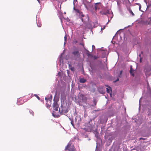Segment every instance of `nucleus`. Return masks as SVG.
Returning <instances> with one entry per match:
<instances>
[{
    "label": "nucleus",
    "instance_id": "nucleus-36",
    "mask_svg": "<svg viewBox=\"0 0 151 151\" xmlns=\"http://www.w3.org/2000/svg\"><path fill=\"white\" fill-rule=\"evenodd\" d=\"M48 99H48L47 97H45V99L46 100H48Z\"/></svg>",
    "mask_w": 151,
    "mask_h": 151
},
{
    "label": "nucleus",
    "instance_id": "nucleus-50",
    "mask_svg": "<svg viewBox=\"0 0 151 151\" xmlns=\"http://www.w3.org/2000/svg\"><path fill=\"white\" fill-rule=\"evenodd\" d=\"M126 28H127V27H125L124 28V29H126Z\"/></svg>",
    "mask_w": 151,
    "mask_h": 151
},
{
    "label": "nucleus",
    "instance_id": "nucleus-53",
    "mask_svg": "<svg viewBox=\"0 0 151 151\" xmlns=\"http://www.w3.org/2000/svg\"><path fill=\"white\" fill-rule=\"evenodd\" d=\"M113 17H111V19Z\"/></svg>",
    "mask_w": 151,
    "mask_h": 151
},
{
    "label": "nucleus",
    "instance_id": "nucleus-27",
    "mask_svg": "<svg viewBox=\"0 0 151 151\" xmlns=\"http://www.w3.org/2000/svg\"><path fill=\"white\" fill-rule=\"evenodd\" d=\"M34 96H36L39 100H40V97L37 95L35 94Z\"/></svg>",
    "mask_w": 151,
    "mask_h": 151
},
{
    "label": "nucleus",
    "instance_id": "nucleus-48",
    "mask_svg": "<svg viewBox=\"0 0 151 151\" xmlns=\"http://www.w3.org/2000/svg\"><path fill=\"white\" fill-rule=\"evenodd\" d=\"M150 70V69H148V70H147V71H148Z\"/></svg>",
    "mask_w": 151,
    "mask_h": 151
},
{
    "label": "nucleus",
    "instance_id": "nucleus-13",
    "mask_svg": "<svg viewBox=\"0 0 151 151\" xmlns=\"http://www.w3.org/2000/svg\"><path fill=\"white\" fill-rule=\"evenodd\" d=\"M90 122H89V124H88V127L90 130L91 131L92 129L94 127V125L93 124H91Z\"/></svg>",
    "mask_w": 151,
    "mask_h": 151
},
{
    "label": "nucleus",
    "instance_id": "nucleus-26",
    "mask_svg": "<svg viewBox=\"0 0 151 151\" xmlns=\"http://www.w3.org/2000/svg\"><path fill=\"white\" fill-rule=\"evenodd\" d=\"M29 112L30 114H31L33 116L34 115V112L32 110H30Z\"/></svg>",
    "mask_w": 151,
    "mask_h": 151
},
{
    "label": "nucleus",
    "instance_id": "nucleus-51",
    "mask_svg": "<svg viewBox=\"0 0 151 151\" xmlns=\"http://www.w3.org/2000/svg\"><path fill=\"white\" fill-rule=\"evenodd\" d=\"M87 20H88V17H87Z\"/></svg>",
    "mask_w": 151,
    "mask_h": 151
},
{
    "label": "nucleus",
    "instance_id": "nucleus-19",
    "mask_svg": "<svg viewBox=\"0 0 151 151\" xmlns=\"http://www.w3.org/2000/svg\"><path fill=\"white\" fill-rule=\"evenodd\" d=\"M110 14L109 11V10H105L104 12L102 13V14L105 15H107L108 14Z\"/></svg>",
    "mask_w": 151,
    "mask_h": 151
},
{
    "label": "nucleus",
    "instance_id": "nucleus-46",
    "mask_svg": "<svg viewBox=\"0 0 151 151\" xmlns=\"http://www.w3.org/2000/svg\"><path fill=\"white\" fill-rule=\"evenodd\" d=\"M48 106H47V108H48Z\"/></svg>",
    "mask_w": 151,
    "mask_h": 151
},
{
    "label": "nucleus",
    "instance_id": "nucleus-37",
    "mask_svg": "<svg viewBox=\"0 0 151 151\" xmlns=\"http://www.w3.org/2000/svg\"><path fill=\"white\" fill-rule=\"evenodd\" d=\"M140 62H142V58H140Z\"/></svg>",
    "mask_w": 151,
    "mask_h": 151
},
{
    "label": "nucleus",
    "instance_id": "nucleus-29",
    "mask_svg": "<svg viewBox=\"0 0 151 151\" xmlns=\"http://www.w3.org/2000/svg\"><path fill=\"white\" fill-rule=\"evenodd\" d=\"M143 99V98H141L139 100V109L140 108V101L141 100H142Z\"/></svg>",
    "mask_w": 151,
    "mask_h": 151
},
{
    "label": "nucleus",
    "instance_id": "nucleus-1",
    "mask_svg": "<svg viewBox=\"0 0 151 151\" xmlns=\"http://www.w3.org/2000/svg\"><path fill=\"white\" fill-rule=\"evenodd\" d=\"M148 86L147 90L148 93L149 94V97L148 99H150L149 101L148 100L145 102V104H143L144 109L148 112L149 115L151 114V90L148 86V82H147Z\"/></svg>",
    "mask_w": 151,
    "mask_h": 151
},
{
    "label": "nucleus",
    "instance_id": "nucleus-31",
    "mask_svg": "<svg viewBox=\"0 0 151 151\" xmlns=\"http://www.w3.org/2000/svg\"><path fill=\"white\" fill-rule=\"evenodd\" d=\"M93 58L95 59H97L98 57L96 56H94Z\"/></svg>",
    "mask_w": 151,
    "mask_h": 151
},
{
    "label": "nucleus",
    "instance_id": "nucleus-41",
    "mask_svg": "<svg viewBox=\"0 0 151 151\" xmlns=\"http://www.w3.org/2000/svg\"><path fill=\"white\" fill-rule=\"evenodd\" d=\"M80 45H83V44L81 43L80 44Z\"/></svg>",
    "mask_w": 151,
    "mask_h": 151
},
{
    "label": "nucleus",
    "instance_id": "nucleus-30",
    "mask_svg": "<svg viewBox=\"0 0 151 151\" xmlns=\"http://www.w3.org/2000/svg\"><path fill=\"white\" fill-rule=\"evenodd\" d=\"M70 69L72 70V71H73L74 70V68L73 67H70Z\"/></svg>",
    "mask_w": 151,
    "mask_h": 151
},
{
    "label": "nucleus",
    "instance_id": "nucleus-45",
    "mask_svg": "<svg viewBox=\"0 0 151 151\" xmlns=\"http://www.w3.org/2000/svg\"><path fill=\"white\" fill-rule=\"evenodd\" d=\"M67 73H68L69 71H68V70H67Z\"/></svg>",
    "mask_w": 151,
    "mask_h": 151
},
{
    "label": "nucleus",
    "instance_id": "nucleus-3",
    "mask_svg": "<svg viewBox=\"0 0 151 151\" xmlns=\"http://www.w3.org/2000/svg\"><path fill=\"white\" fill-rule=\"evenodd\" d=\"M73 12L76 14V15L78 16L79 18L81 19V21L83 22H85V19L83 18L84 17V15L83 14V13L81 12L78 9H76L74 6L73 7Z\"/></svg>",
    "mask_w": 151,
    "mask_h": 151
},
{
    "label": "nucleus",
    "instance_id": "nucleus-15",
    "mask_svg": "<svg viewBox=\"0 0 151 151\" xmlns=\"http://www.w3.org/2000/svg\"><path fill=\"white\" fill-rule=\"evenodd\" d=\"M79 97L80 99H82L83 101H85L86 100V97L82 94H80Z\"/></svg>",
    "mask_w": 151,
    "mask_h": 151
},
{
    "label": "nucleus",
    "instance_id": "nucleus-9",
    "mask_svg": "<svg viewBox=\"0 0 151 151\" xmlns=\"http://www.w3.org/2000/svg\"><path fill=\"white\" fill-rule=\"evenodd\" d=\"M101 4L100 3H97L95 4L94 7L93 8V9L95 11H96L97 10H99L100 9V6H99Z\"/></svg>",
    "mask_w": 151,
    "mask_h": 151
},
{
    "label": "nucleus",
    "instance_id": "nucleus-55",
    "mask_svg": "<svg viewBox=\"0 0 151 151\" xmlns=\"http://www.w3.org/2000/svg\"><path fill=\"white\" fill-rule=\"evenodd\" d=\"M61 22H62V20H61Z\"/></svg>",
    "mask_w": 151,
    "mask_h": 151
},
{
    "label": "nucleus",
    "instance_id": "nucleus-49",
    "mask_svg": "<svg viewBox=\"0 0 151 151\" xmlns=\"http://www.w3.org/2000/svg\"><path fill=\"white\" fill-rule=\"evenodd\" d=\"M122 73V71H121V72H120V74H121Z\"/></svg>",
    "mask_w": 151,
    "mask_h": 151
},
{
    "label": "nucleus",
    "instance_id": "nucleus-23",
    "mask_svg": "<svg viewBox=\"0 0 151 151\" xmlns=\"http://www.w3.org/2000/svg\"><path fill=\"white\" fill-rule=\"evenodd\" d=\"M137 5H138V6H139V10L140 11H142L141 10V5H140V4H139V3H137Z\"/></svg>",
    "mask_w": 151,
    "mask_h": 151
},
{
    "label": "nucleus",
    "instance_id": "nucleus-25",
    "mask_svg": "<svg viewBox=\"0 0 151 151\" xmlns=\"http://www.w3.org/2000/svg\"><path fill=\"white\" fill-rule=\"evenodd\" d=\"M78 42V41L76 39H74L73 41V44H76Z\"/></svg>",
    "mask_w": 151,
    "mask_h": 151
},
{
    "label": "nucleus",
    "instance_id": "nucleus-17",
    "mask_svg": "<svg viewBox=\"0 0 151 151\" xmlns=\"http://www.w3.org/2000/svg\"><path fill=\"white\" fill-rule=\"evenodd\" d=\"M106 91L107 93H109L111 96V88L110 87H109L106 88Z\"/></svg>",
    "mask_w": 151,
    "mask_h": 151
},
{
    "label": "nucleus",
    "instance_id": "nucleus-40",
    "mask_svg": "<svg viewBox=\"0 0 151 151\" xmlns=\"http://www.w3.org/2000/svg\"><path fill=\"white\" fill-rule=\"evenodd\" d=\"M69 67L70 68L71 67V65L70 64L68 65Z\"/></svg>",
    "mask_w": 151,
    "mask_h": 151
},
{
    "label": "nucleus",
    "instance_id": "nucleus-35",
    "mask_svg": "<svg viewBox=\"0 0 151 151\" xmlns=\"http://www.w3.org/2000/svg\"><path fill=\"white\" fill-rule=\"evenodd\" d=\"M105 27H103V28H101V30H102V29H105Z\"/></svg>",
    "mask_w": 151,
    "mask_h": 151
},
{
    "label": "nucleus",
    "instance_id": "nucleus-11",
    "mask_svg": "<svg viewBox=\"0 0 151 151\" xmlns=\"http://www.w3.org/2000/svg\"><path fill=\"white\" fill-rule=\"evenodd\" d=\"M105 138L106 140L108 141V142L109 143H111L113 139V137L111 136H109L106 137V136H105Z\"/></svg>",
    "mask_w": 151,
    "mask_h": 151
},
{
    "label": "nucleus",
    "instance_id": "nucleus-34",
    "mask_svg": "<svg viewBox=\"0 0 151 151\" xmlns=\"http://www.w3.org/2000/svg\"><path fill=\"white\" fill-rule=\"evenodd\" d=\"M119 79L118 78L115 81V82H116L118 81H119Z\"/></svg>",
    "mask_w": 151,
    "mask_h": 151
},
{
    "label": "nucleus",
    "instance_id": "nucleus-47",
    "mask_svg": "<svg viewBox=\"0 0 151 151\" xmlns=\"http://www.w3.org/2000/svg\"><path fill=\"white\" fill-rule=\"evenodd\" d=\"M48 106H47V108H48Z\"/></svg>",
    "mask_w": 151,
    "mask_h": 151
},
{
    "label": "nucleus",
    "instance_id": "nucleus-33",
    "mask_svg": "<svg viewBox=\"0 0 151 151\" xmlns=\"http://www.w3.org/2000/svg\"><path fill=\"white\" fill-rule=\"evenodd\" d=\"M95 48V46H94V45H93L92 46V50H93V48Z\"/></svg>",
    "mask_w": 151,
    "mask_h": 151
},
{
    "label": "nucleus",
    "instance_id": "nucleus-2",
    "mask_svg": "<svg viewBox=\"0 0 151 151\" xmlns=\"http://www.w3.org/2000/svg\"><path fill=\"white\" fill-rule=\"evenodd\" d=\"M72 54L74 60H76L79 58L80 56V52H79V49L75 46L74 47L72 50Z\"/></svg>",
    "mask_w": 151,
    "mask_h": 151
},
{
    "label": "nucleus",
    "instance_id": "nucleus-22",
    "mask_svg": "<svg viewBox=\"0 0 151 151\" xmlns=\"http://www.w3.org/2000/svg\"><path fill=\"white\" fill-rule=\"evenodd\" d=\"M69 119L70 120H71V121L70 122V123L74 127V124L73 123V121L71 120V119L70 118H69Z\"/></svg>",
    "mask_w": 151,
    "mask_h": 151
},
{
    "label": "nucleus",
    "instance_id": "nucleus-14",
    "mask_svg": "<svg viewBox=\"0 0 151 151\" xmlns=\"http://www.w3.org/2000/svg\"><path fill=\"white\" fill-rule=\"evenodd\" d=\"M145 24L151 25V18H149L145 22Z\"/></svg>",
    "mask_w": 151,
    "mask_h": 151
},
{
    "label": "nucleus",
    "instance_id": "nucleus-8",
    "mask_svg": "<svg viewBox=\"0 0 151 151\" xmlns=\"http://www.w3.org/2000/svg\"><path fill=\"white\" fill-rule=\"evenodd\" d=\"M58 105L57 103L54 101L53 105V108L54 111H58Z\"/></svg>",
    "mask_w": 151,
    "mask_h": 151
},
{
    "label": "nucleus",
    "instance_id": "nucleus-39",
    "mask_svg": "<svg viewBox=\"0 0 151 151\" xmlns=\"http://www.w3.org/2000/svg\"><path fill=\"white\" fill-rule=\"evenodd\" d=\"M139 139H142L143 140L145 139L144 138H140Z\"/></svg>",
    "mask_w": 151,
    "mask_h": 151
},
{
    "label": "nucleus",
    "instance_id": "nucleus-32",
    "mask_svg": "<svg viewBox=\"0 0 151 151\" xmlns=\"http://www.w3.org/2000/svg\"><path fill=\"white\" fill-rule=\"evenodd\" d=\"M97 146H96V150H95V151H100L99 150H98L97 149Z\"/></svg>",
    "mask_w": 151,
    "mask_h": 151
},
{
    "label": "nucleus",
    "instance_id": "nucleus-16",
    "mask_svg": "<svg viewBox=\"0 0 151 151\" xmlns=\"http://www.w3.org/2000/svg\"><path fill=\"white\" fill-rule=\"evenodd\" d=\"M135 71V70H133L132 68V66H131L130 70V74L132 76H134V72Z\"/></svg>",
    "mask_w": 151,
    "mask_h": 151
},
{
    "label": "nucleus",
    "instance_id": "nucleus-7",
    "mask_svg": "<svg viewBox=\"0 0 151 151\" xmlns=\"http://www.w3.org/2000/svg\"><path fill=\"white\" fill-rule=\"evenodd\" d=\"M63 54V53L60 56L59 58V62H58V64L59 65H60V67H62L64 64L63 59L62 58V56Z\"/></svg>",
    "mask_w": 151,
    "mask_h": 151
},
{
    "label": "nucleus",
    "instance_id": "nucleus-18",
    "mask_svg": "<svg viewBox=\"0 0 151 151\" xmlns=\"http://www.w3.org/2000/svg\"><path fill=\"white\" fill-rule=\"evenodd\" d=\"M101 53L102 54V57H105L106 56L107 52L106 51H101Z\"/></svg>",
    "mask_w": 151,
    "mask_h": 151
},
{
    "label": "nucleus",
    "instance_id": "nucleus-12",
    "mask_svg": "<svg viewBox=\"0 0 151 151\" xmlns=\"http://www.w3.org/2000/svg\"><path fill=\"white\" fill-rule=\"evenodd\" d=\"M86 81V80L83 78H80L79 82L81 83H84Z\"/></svg>",
    "mask_w": 151,
    "mask_h": 151
},
{
    "label": "nucleus",
    "instance_id": "nucleus-24",
    "mask_svg": "<svg viewBox=\"0 0 151 151\" xmlns=\"http://www.w3.org/2000/svg\"><path fill=\"white\" fill-rule=\"evenodd\" d=\"M64 45H65L66 42V40H67V37L66 35H65L64 37Z\"/></svg>",
    "mask_w": 151,
    "mask_h": 151
},
{
    "label": "nucleus",
    "instance_id": "nucleus-4",
    "mask_svg": "<svg viewBox=\"0 0 151 151\" xmlns=\"http://www.w3.org/2000/svg\"><path fill=\"white\" fill-rule=\"evenodd\" d=\"M68 109L67 106H63L62 105L61 106V108H59V112L60 114L66 113L68 112Z\"/></svg>",
    "mask_w": 151,
    "mask_h": 151
},
{
    "label": "nucleus",
    "instance_id": "nucleus-54",
    "mask_svg": "<svg viewBox=\"0 0 151 151\" xmlns=\"http://www.w3.org/2000/svg\"><path fill=\"white\" fill-rule=\"evenodd\" d=\"M139 56H140V54L139 55Z\"/></svg>",
    "mask_w": 151,
    "mask_h": 151
},
{
    "label": "nucleus",
    "instance_id": "nucleus-42",
    "mask_svg": "<svg viewBox=\"0 0 151 151\" xmlns=\"http://www.w3.org/2000/svg\"><path fill=\"white\" fill-rule=\"evenodd\" d=\"M50 96V97H51V99H52V95H51Z\"/></svg>",
    "mask_w": 151,
    "mask_h": 151
},
{
    "label": "nucleus",
    "instance_id": "nucleus-6",
    "mask_svg": "<svg viewBox=\"0 0 151 151\" xmlns=\"http://www.w3.org/2000/svg\"><path fill=\"white\" fill-rule=\"evenodd\" d=\"M81 119L80 116H76L75 119V124L78 126H79L81 122Z\"/></svg>",
    "mask_w": 151,
    "mask_h": 151
},
{
    "label": "nucleus",
    "instance_id": "nucleus-38",
    "mask_svg": "<svg viewBox=\"0 0 151 151\" xmlns=\"http://www.w3.org/2000/svg\"><path fill=\"white\" fill-rule=\"evenodd\" d=\"M87 55H88V56H90L91 55L90 54V53H87Z\"/></svg>",
    "mask_w": 151,
    "mask_h": 151
},
{
    "label": "nucleus",
    "instance_id": "nucleus-5",
    "mask_svg": "<svg viewBox=\"0 0 151 151\" xmlns=\"http://www.w3.org/2000/svg\"><path fill=\"white\" fill-rule=\"evenodd\" d=\"M65 150H68L69 151H75V149L73 145H72L71 142H70L66 147Z\"/></svg>",
    "mask_w": 151,
    "mask_h": 151
},
{
    "label": "nucleus",
    "instance_id": "nucleus-10",
    "mask_svg": "<svg viewBox=\"0 0 151 151\" xmlns=\"http://www.w3.org/2000/svg\"><path fill=\"white\" fill-rule=\"evenodd\" d=\"M84 5L85 7L88 10H89L92 7H93V6L90 3H88L87 4H84Z\"/></svg>",
    "mask_w": 151,
    "mask_h": 151
},
{
    "label": "nucleus",
    "instance_id": "nucleus-21",
    "mask_svg": "<svg viewBox=\"0 0 151 151\" xmlns=\"http://www.w3.org/2000/svg\"><path fill=\"white\" fill-rule=\"evenodd\" d=\"M128 10L129 13L130 14H131L132 16H134V13L133 12L131 9H128Z\"/></svg>",
    "mask_w": 151,
    "mask_h": 151
},
{
    "label": "nucleus",
    "instance_id": "nucleus-43",
    "mask_svg": "<svg viewBox=\"0 0 151 151\" xmlns=\"http://www.w3.org/2000/svg\"><path fill=\"white\" fill-rule=\"evenodd\" d=\"M37 1H38L39 3H40V1L39 0H37Z\"/></svg>",
    "mask_w": 151,
    "mask_h": 151
},
{
    "label": "nucleus",
    "instance_id": "nucleus-44",
    "mask_svg": "<svg viewBox=\"0 0 151 151\" xmlns=\"http://www.w3.org/2000/svg\"><path fill=\"white\" fill-rule=\"evenodd\" d=\"M60 73V72H59L58 73V75H59V74Z\"/></svg>",
    "mask_w": 151,
    "mask_h": 151
},
{
    "label": "nucleus",
    "instance_id": "nucleus-20",
    "mask_svg": "<svg viewBox=\"0 0 151 151\" xmlns=\"http://www.w3.org/2000/svg\"><path fill=\"white\" fill-rule=\"evenodd\" d=\"M52 116L58 118L60 116L58 114H55L54 113H52Z\"/></svg>",
    "mask_w": 151,
    "mask_h": 151
},
{
    "label": "nucleus",
    "instance_id": "nucleus-52",
    "mask_svg": "<svg viewBox=\"0 0 151 151\" xmlns=\"http://www.w3.org/2000/svg\"><path fill=\"white\" fill-rule=\"evenodd\" d=\"M146 69V67H145V69Z\"/></svg>",
    "mask_w": 151,
    "mask_h": 151
},
{
    "label": "nucleus",
    "instance_id": "nucleus-28",
    "mask_svg": "<svg viewBox=\"0 0 151 151\" xmlns=\"http://www.w3.org/2000/svg\"><path fill=\"white\" fill-rule=\"evenodd\" d=\"M37 26L40 27L41 26V24L39 22L38 23H37Z\"/></svg>",
    "mask_w": 151,
    "mask_h": 151
}]
</instances>
